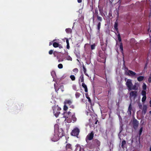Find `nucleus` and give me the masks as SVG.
I'll return each mask as SVG.
<instances>
[{"instance_id": "c9c22d12", "label": "nucleus", "mask_w": 151, "mask_h": 151, "mask_svg": "<svg viewBox=\"0 0 151 151\" xmlns=\"http://www.w3.org/2000/svg\"><path fill=\"white\" fill-rule=\"evenodd\" d=\"M150 106L151 107V98L150 100Z\"/></svg>"}, {"instance_id": "473e14b6", "label": "nucleus", "mask_w": 151, "mask_h": 151, "mask_svg": "<svg viewBox=\"0 0 151 151\" xmlns=\"http://www.w3.org/2000/svg\"><path fill=\"white\" fill-rule=\"evenodd\" d=\"M85 91L87 92V91H88V89H87V88H85Z\"/></svg>"}, {"instance_id": "423d86ee", "label": "nucleus", "mask_w": 151, "mask_h": 151, "mask_svg": "<svg viewBox=\"0 0 151 151\" xmlns=\"http://www.w3.org/2000/svg\"><path fill=\"white\" fill-rule=\"evenodd\" d=\"M130 96L131 97H135L137 95V92L136 91H131L130 93Z\"/></svg>"}, {"instance_id": "79ce46f5", "label": "nucleus", "mask_w": 151, "mask_h": 151, "mask_svg": "<svg viewBox=\"0 0 151 151\" xmlns=\"http://www.w3.org/2000/svg\"><path fill=\"white\" fill-rule=\"evenodd\" d=\"M150 113L151 114V110L150 111Z\"/></svg>"}, {"instance_id": "bb28decb", "label": "nucleus", "mask_w": 151, "mask_h": 151, "mask_svg": "<svg viewBox=\"0 0 151 151\" xmlns=\"http://www.w3.org/2000/svg\"><path fill=\"white\" fill-rule=\"evenodd\" d=\"M148 81L150 82L151 81V74L150 75L149 78H148Z\"/></svg>"}, {"instance_id": "4be33fe9", "label": "nucleus", "mask_w": 151, "mask_h": 151, "mask_svg": "<svg viewBox=\"0 0 151 151\" xmlns=\"http://www.w3.org/2000/svg\"><path fill=\"white\" fill-rule=\"evenodd\" d=\"M118 39L119 40V41H121V39L120 35H118Z\"/></svg>"}, {"instance_id": "a211bd4d", "label": "nucleus", "mask_w": 151, "mask_h": 151, "mask_svg": "<svg viewBox=\"0 0 151 151\" xmlns=\"http://www.w3.org/2000/svg\"><path fill=\"white\" fill-rule=\"evenodd\" d=\"M66 114H68V116L67 117V118H68V117H70V116L71 115V113L70 112H68L66 114H65V115H66Z\"/></svg>"}, {"instance_id": "2eb2a0df", "label": "nucleus", "mask_w": 151, "mask_h": 151, "mask_svg": "<svg viewBox=\"0 0 151 151\" xmlns=\"http://www.w3.org/2000/svg\"><path fill=\"white\" fill-rule=\"evenodd\" d=\"M142 88L143 90H146V85L145 84H143L142 86Z\"/></svg>"}, {"instance_id": "f257e3e1", "label": "nucleus", "mask_w": 151, "mask_h": 151, "mask_svg": "<svg viewBox=\"0 0 151 151\" xmlns=\"http://www.w3.org/2000/svg\"><path fill=\"white\" fill-rule=\"evenodd\" d=\"M61 109L58 106H55L53 107V113L56 117H57L60 113V111Z\"/></svg>"}, {"instance_id": "37998d69", "label": "nucleus", "mask_w": 151, "mask_h": 151, "mask_svg": "<svg viewBox=\"0 0 151 151\" xmlns=\"http://www.w3.org/2000/svg\"><path fill=\"white\" fill-rule=\"evenodd\" d=\"M70 30V29H66V31H67V30Z\"/></svg>"}, {"instance_id": "2f4dec72", "label": "nucleus", "mask_w": 151, "mask_h": 151, "mask_svg": "<svg viewBox=\"0 0 151 151\" xmlns=\"http://www.w3.org/2000/svg\"><path fill=\"white\" fill-rule=\"evenodd\" d=\"M66 42L67 44H69L68 40V39H67L66 40Z\"/></svg>"}, {"instance_id": "39448f33", "label": "nucleus", "mask_w": 151, "mask_h": 151, "mask_svg": "<svg viewBox=\"0 0 151 151\" xmlns=\"http://www.w3.org/2000/svg\"><path fill=\"white\" fill-rule=\"evenodd\" d=\"M93 136V134L92 132L88 134L87 137V138L89 140L92 139Z\"/></svg>"}, {"instance_id": "412c9836", "label": "nucleus", "mask_w": 151, "mask_h": 151, "mask_svg": "<svg viewBox=\"0 0 151 151\" xmlns=\"http://www.w3.org/2000/svg\"><path fill=\"white\" fill-rule=\"evenodd\" d=\"M71 117L73 118V120L74 121H75L76 120V119L74 116L73 115Z\"/></svg>"}, {"instance_id": "c85d7f7f", "label": "nucleus", "mask_w": 151, "mask_h": 151, "mask_svg": "<svg viewBox=\"0 0 151 151\" xmlns=\"http://www.w3.org/2000/svg\"><path fill=\"white\" fill-rule=\"evenodd\" d=\"M67 59L68 60H72V58L70 57H68V58H67Z\"/></svg>"}, {"instance_id": "f03ea898", "label": "nucleus", "mask_w": 151, "mask_h": 151, "mask_svg": "<svg viewBox=\"0 0 151 151\" xmlns=\"http://www.w3.org/2000/svg\"><path fill=\"white\" fill-rule=\"evenodd\" d=\"M126 84L128 87L130 89H133L132 80L131 79H128L127 80H126Z\"/></svg>"}, {"instance_id": "5701e85b", "label": "nucleus", "mask_w": 151, "mask_h": 151, "mask_svg": "<svg viewBox=\"0 0 151 151\" xmlns=\"http://www.w3.org/2000/svg\"><path fill=\"white\" fill-rule=\"evenodd\" d=\"M78 70L77 69H75L73 70V71L75 73H77L78 72Z\"/></svg>"}, {"instance_id": "1a4fd4ad", "label": "nucleus", "mask_w": 151, "mask_h": 151, "mask_svg": "<svg viewBox=\"0 0 151 151\" xmlns=\"http://www.w3.org/2000/svg\"><path fill=\"white\" fill-rule=\"evenodd\" d=\"M137 80L138 81H142L144 77L143 76H140L137 78Z\"/></svg>"}, {"instance_id": "6ab92c4d", "label": "nucleus", "mask_w": 151, "mask_h": 151, "mask_svg": "<svg viewBox=\"0 0 151 151\" xmlns=\"http://www.w3.org/2000/svg\"><path fill=\"white\" fill-rule=\"evenodd\" d=\"M126 144V142L125 141H123L122 142V147H123Z\"/></svg>"}, {"instance_id": "e433bc0d", "label": "nucleus", "mask_w": 151, "mask_h": 151, "mask_svg": "<svg viewBox=\"0 0 151 151\" xmlns=\"http://www.w3.org/2000/svg\"><path fill=\"white\" fill-rule=\"evenodd\" d=\"M58 139H59V138H58L57 139H56L55 140H54V141H57Z\"/></svg>"}, {"instance_id": "dca6fc26", "label": "nucleus", "mask_w": 151, "mask_h": 151, "mask_svg": "<svg viewBox=\"0 0 151 151\" xmlns=\"http://www.w3.org/2000/svg\"><path fill=\"white\" fill-rule=\"evenodd\" d=\"M68 107L67 106H66V104H65L64 106L63 109L64 110L66 111L68 109Z\"/></svg>"}, {"instance_id": "a19ab883", "label": "nucleus", "mask_w": 151, "mask_h": 151, "mask_svg": "<svg viewBox=\"0 0 151 151\" xmlns=\"http://www.w3.org/2000/svg\"><path fill=\"white\" fill-rule=\"evenodd\" d=\"M87 98L88 99H89L90 98L89 97H87Z\"/></svg>"}, {"instance_id": "a18cd8bd", "label": "nucleus", "mask_w": 151, "mask_h": 151, "mask_svg": "<svg viewBox=\"0 0 151 151\" xmlns=\"http://www.w3.org/2000/svg\"><path fill=\"white\" fill-rule=\"evenodd\" d=\"M150 32H151V30H150Z\"/></svg>"}, {"instance_id": "f8f14e48", "label": "nucleus", "mask_w": 151, "mask_h": 151, "mask_svg": "<svg viewBox=\"0 0 151 151\" xmlns=\"http://www.w3.org/2000/svg\"><path fill=\"white\" fill-rule=\"evenodd\" d=\"M70 77L72 81H74L75 79V77L73 75H71L70 76Z\"/></svg>"}, {"instance_id": "cd10ccee", "label": "nucleus", "mask_w": 151, "mask_h": 151, "mask_svg": "<svg viewBox=\"0 0 151 151\" xmlns=\"http://www.w3.org/2000/svg\"><path fill=\"white\" fill-rule=\"evenodd\" d=\"M49 54L50 55L51 54H52V52H53V50H50L49 51Z\"/></svg>"}, {"instance_id": "4468645a", "label": "nucleus", "mask_w": 151, "mask_h": 151, "mask_svg": "<svg viewBox=\"0 0 151 151\" xmlns=\"http://www.w3.org/2000/svg\"><path fill=\"white\" fill-rule=\"evenodd\" d=\"M58 67L59 68L61 69L63 68V66L61 64H60L58 65Z\"/></svg>"}, {"instance_id": "58836bf2", "label": "nucleus", "mask_w": 151, "mask_h": 151, "mask_svg": "<svg viewBox=\"0 0 151 151\" xmlns=\"http://www.w3.org/2000/svg\"><path fill=\"white\" fill-rule=\"evenodd\" d=\"M150 151H151V146L150 149Z\"/></svg>"}, {"instance_id": "7ed1b4c3", "label": "nucleus", "mask_w": 151, "mask_h": 151, "mask_svg": "<svg viewBox=\"0 0 151 151\" xmlns=\"http://www.w3.org/2000/svg\"><path fill=\"white\" fill-rule=\"evenodd\" d=\"M125 74L131 77H136V73L130 70H126L125 72Z\"/></svg>"}, {"instance_id": "aec40b11", "label": "nucleus", "mask_w": 151, "mask_h": 151, "mask_svg": "<svg viewBox=\"0 0 151 151\" xmlns=\"http://www.w3.org/2000/svg\"><path fill=\"white\" fill-rule=\"evenodd\" d=\"M95 45H91V48L92 50L93 49L95 48Z\"/></svg>"}, {"instance_id": "b1692460", "label": "nucleus", "mask_w": 151, "mask_h": 151, "mask_svg": "<svg viewBox=\"0 0 151 151\" xmlns=\"http://www.w3.org/2000/svg\"><path fill=\"white\" fill-rule=\"evenodd\" d=\"M60 89H62V91H64V86H62L60 87Z\"/></svg>"}, {"instance_id": "0eeeda50", "label": "nucleus", "mask_w": 151, "mask_h": 151, "mask_svg": "<svg viewBox=\"0 0 151 151\" xmlns=\"http://www.w3.org/2000/svg\"><path fill=\"white\" fill-rule=\"evenodd\" d=\"M147 109V106L146 105H143L142 112L145 114L146 113Z\"/></svg>"}, {"instance_id": "ea45409f", "label": "nucleus", "mask_w": 151, "mask_h": 151, "mask_svg": "<svg viewBox=\"0 0 151 151\" xmlns=\"http://www.w3.org/2000/svg\"><path fill=\"white\" fill-rule=\"evenodd\" d=\"M88 101L90 102L91 101V100H90V99H88Z\"/></svg>"}, {"instance_id": "9b49d317", "label": "nucleus", "mask_w": 151, "mask_h": 151, "mask_svg": "<svg viewBox=\"0 0 151 151\" xmlns=\"http://www.w3.org/2000/svg\"><path fill=\"white\" fill-rule=\"evenodd\" d=\"M146 99V96H143L142 99V102L145 101Z\"/></svg>"}, {"instance_id": "72a5a7b5", "label": "nucleus", "mask_w": 151, "mask_h": 151, "mask_svg": "<svg viewBox=\"0 0 151 151\" xmlns=\"http://www.w3.org/2000/svg\"><path fill=\"white\" fill-rule=\"evenodd\" d=\"M98 19L100 21L101 20V18L100 17H98Z\"/></svg>"}, {"instance_id": "ddd939ff", "label": "nucleus", "mask_w": 151, "mask_h": 151, "mask_svg": "<svg viewBox=\"0 0 151 151\" xmlns=\"http://www.w3.org/2000/svg\"><path fill=\"white\" fill-rule=\"evenodd\" d=\"M146 92L145 91H143L142 92V94L143 96H146Z\"/></svg>"}, {"instance_id": "f3484780", "label": "nucleus", "mask_w": 151, "mask_h": 151, "mask_svg": "<svg viewBox=\"0 0 151 151\" xmlns=\"http://www.w3.org/2000/svg\"><path fill=\"white\" fill-rule=\"evenodd\" d=\"M117 26H118L117 24V23H116L114 25V27L115 29L116 30H117V29H118Z\"/></svg>"}, {"instance_id": "a878e982", "label": "nucleus", "mask_w": 151, "mask_h": 151, "mask_svg": "<svg viewBox=\"0 0 151 151\" xmlns=\"http://www.w3.org/2000/svg\"><path fill=\"white\" fill-rule=\"evenodd\" d=\"M120 48L121 50L122 51L123 50V46L122 45H121L120 46Z\"/></svg>"}, {"instance_id": "c03bdc74", "label": "nucleus", "mask_w": 151, "mask_h": 151, "mask_svg": "<svg viewBox=\"0 0 151 151\" xmlns=\"http://www.w3.org/2000/svg\"><path fill=\"white\" fill-rule=\"evenodd\" d=\"M140 130L141 131H142V129H141Z\"/></svg>"}, {"instance_id": "4c0bfd02", "label": "nucleus", "mask_w": 151, "mask_h": 151, "mask_svg": "<svg viewBox=\"0 0 151 151\" xmlns=\"http://www.w3.org/2000/svg\"><path fill=\"white\" fill-rule=\"evenodd\" d=\"M52 42H50V43L49 45H52Z\"/></svg>"}, {"instance_id": "20e7f679", "label": "nucleus", "mask_w": 151, "mask_h": 151, "mask_svg": "<svg viewBox=\"0 0 151 151\" xmlns=\"http://www.w3.org/2000/svg\"><path fill=\"white\" fill-rule=\"evenodd\" d=\"M79 132V130L78 129L76 128L73 130L71 134L73 136H77L78 135Z\"/></svg>"}, {"instance_id": "6e6552de", "label": "nucleus", "mask_w": 151, "mask_h": 151, "mask_svg": "<svg viewBox=\"0 0 151 151\" xmlns=\"http://www.w3.org/2000/svg\"><path fill=\"white\" fill-rule=\"evenodd\" d=\"M71 103V101L70 100H66L65 102V104H68L70 105Z\"/></svg>"}, {"instance_id": "393cba45", "label": "nucleus", "mask_w": 151, "mask_h": 151, "mask_svg": "<svg viewBox=\"0 0 151 151\" xmlns=\"http://www.w3.org/2000/svg\"><path fill=\"white\" fill-rule=\"evenodd\" d=\"M82 86L84 88H87L86 86L84 84H82Z\"/></svg>"}, {"instance_id": "9d476101", "label": "nucleus", "mask_w": 151, "mask_h": 151, "mask_svg": "<svg viewBox=\"0 0 151 151\" xmlns=\"http://www.w3.org/2000/svg\"><path fill=\"white\" fill-rule=\"evenodd\" d=\"M53 46L55 47H57L59 46L58 43L55 42L53 43Z\"/></svg>"}, {"instance_id": "f704fd0d", "label": "nucleus", "mask_w": 151, "mask_h": 151, "mask_svg": "<svg viewBox=\"0 0 151 151\" xmlns=\"http://www.w3.org/2000/svg\"><path fill=\"white\" fill-rule=\"evenodd\" d=\"M78 3H81L82 1V0H78Z\"/></svg>"}, {"instance_id": "c756f323", "label": "nucleus", "mask_w": 151, "mask_h": 151, "mask_svg": "<svg viewBox=\"0 0 151 151\" xmlns=\"http://www.w3.org/2000/svg\"><path fill=\"white\" fill-rule=\"evenodd\" d=\"M67 49H69V48H70V46H69V44H67Z\"/></svg>"}, {"instance_id": "7c9ffc66", "label": "nucleus", "mask_w": 151, "mask_h": 151, "mask_svg": "<svg viewBox=\"0 0 151 151\" xmlns=\"http://www.w3.org/2000/svg\"><path fill=\"white\" fill-rule=\"evenodd\" d=\"M100 27V23H99L98 24V29H99Z\"/></svg>"}]
</instances>
